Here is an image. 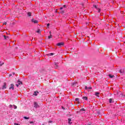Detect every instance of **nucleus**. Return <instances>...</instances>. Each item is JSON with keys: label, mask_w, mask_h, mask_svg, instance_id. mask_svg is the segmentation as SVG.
Listing matches in <instances>:
<instances>
[{"label": "nucleus", "mask_w": 125, "mask_h": 125, "mask_svg": "<svg viewBox=\"0 0 125 125\" xmlns=\"http://www.w3.org/2000/svg\"><path fill=\"white\" fill-rule=\"evenodd\" d=\"M24 119H25V120H29V117H27L26 116L24 117Z\"/></svg>", "instance_id": "412c9836"}, {"label": "nucleus", "mask_w": 125, "mask_h": 125, "mask_svg": "<svg viewBox=\"0 0 125 125\" xmlns=\"http://www.w3.org/2000/svg\"><path fill=\"white\" fill-rule=\"evenodd\" d=\"M82 98L83 99H84V100H86V101H87V99H88L87 97H83Z\"/></svg>", "instance_id": "2eb2a0df"}, {"label": "nucleus", "mask_w": 125, "mask_h": 125, "mask_svg": "<svg viewBox=\"0 0 125 125\" xmlns=\"http://www.w3.org/2000/svg\"><path fill=\"white\" fill-rule=\"evenodd\" d=\"M122 97H125V95L122 96Z\"/></svg>", "instance_id": "79ce46f5"}, {"label": "nucleus", "mask_w": 125, "mask_h": 125, "mask_svg": "<svg viewBox=\"0 0 125 125\" xmlns=\"http://www.w3.org/2000/svg\"><path fill=\"white\" fill-rule=\"evenodd\" d=\"M108 76L109 77V78H110L111 79L115 77V76L111 75L110 74L108 75Z\"/></svg>", "instance_id": "ddd939ff"}, {"label": "nucleus", "mask_w": 125, "mask_h": 125, "mask_svg": "<svg viewBox=\"0 0 125 125\" xmlns=\"http://www.w3.org/2000/svg\"><path fill=\"white\" fill-rule=\"evenodd\" d=\"M54 67L55 69H58L59 68V66L58 65V63L56 62H54Z\"/></svg>", "instance_id": "7ed1b4c3"}, {"label": "nucleus", "mask_w": 125, "mask_h": 125, "mask_svg": "<svg viewBox=\"0 0 125 125\" xmlns=\"http://www.w3.org/2000/svg\"><path fill=\"white\" fill-rule=\"evenodd\" d=\"M53 55H54V53H51L48 54L49 56H52Z\"/></svg>", "instance_id": "a211bd4d"}, {"label": "nucleus", "mask_w": 125, "mask_h": 125, "mask_svg": "<svg viewBox=\"0 0 125 125\" xmlns=\"http://www.w3.org/2000/svg\"><path fill=\"white\" fill-rule=\"evenodd\" d=\"M4 40H7L8 39V36H6L5 35H3Z\"/></svg>", "instance_id": "4468645a"}, {"label": "nucleus", "mask_w": 125, "mask_h": 125, "mask_svg": "<svg viewBox=\"0 0 125 125\" xmlns=\"http://www.w3.org/2000/svg\"><path fill=\"white\" fill-rule=\"evenodd\" d=\"M3 64H4L3 62L1 63V62H0V66H2L3 65Z\"/></svg>", "instance_id": "4be33fe9"}, {"label": "nucleus", "mask_w": 125, "mask_h": 125, "mask_svg": "<svg viewBox=\"0 0 125 125\" xmlns=\"http://www.w3.org/2000/svg\"><path fill=\"white\" fill-rule=\"evenodd\" d=\"M6 34H8V35H9V32H6Z\"/></svg>", "instance_id": "58836bf2"}, {"label": "nucleus", "mask_w": 125, "mask_h": 125, "mask_svg": "<svg viewBox=\"0 0 125 125\" xmlns=\"http://www.w3.org/2000/svg\"><path fill=\"white\" fill-rule=\"evenodd\" d=\"M80 111L82 112H85V109L84 108H81Z\"/></svg>", "instance_id": "f3484780"}, {"label": "nucleus", "mask_w": 125, "mask_h": 125, "mask_svg": "<svg viewBox=\"0 0 125 125\" xmlns=\"http://www.w3.org/2000/svg\"><path fill=\"white\" fill-rule=\"evenodd\" d=\"M27 15H28V16H29V17L32 16V13H31V12H28V13H27Z\"/></svg>", "instance_id": "dca6fc26"}, {"label": "nucleus", "mask_w": 125, "mask_h": 125, "mask_svg": "<svg viewBox=\"0 0 125 125\" xmlns=\"http://www.w3.org/2000/svg\"><path fill=\"white\" fill-rule=\"evenodd\" d=\"M30 124H34V122L31 121V122H30Z\"/></svg>", "instance_id": "2f4dec72"}, {"label": "nucleus", "mask_w": 125, "mask_h": 125, "mask_svg": "<svg viewBox=\"0 0 125 125\" xmlns=\"http://www.w3.org/2000/svg\"><path fill=\"white\" fill-rule=\"evenodd\" d=\"M57 45H58V46H62V45H64V43L63 42L58 43L57 44Z\"/></svg>", "instance_id": "39448f33"}, {"label": "nucleus", "mask_w": 125, "mask_h": 125, "mask_svg": "<svg viewBox=\"0 0 125 125\" xmlns=\"http://www.w3.org/2000/svg\"><path fill=\"white\" fill-rule=\"evenodd\" d=\"M109 103H113V99H109Z\"/></svg>", "instance_id": "aec40b11"}, {"label": "nucleus", "mask_w": 125, "mask_h": 125, "mask_svg": "<svg viewBox=\"0 0 125 125\" xmlns=\"http://www.w3.org/2000/svg\"><path fill=\"white\" fill-rule=\"evenodd\" d=\"M48 123L50 124V123H52V121H49Z\"/></svg>", "instance_id": "c756f323"}, {"label": "nucleus", "mask_w": 125, "mask_h": 125, "mask_svg": "<svg viewBox=\"0 0 125 125\" xmlns=\"http://www.w3.org/2000/svg\"><path fill=\"white\" fill-rule=\"evenodd\" d=\"M94 7H95V8H97V5H94Z\"/></svg>", "instance_id": "7c9ffc66"}, {"label": "nucleus", "mask_w": 125, "mask_h": 125, "mask_svg": "<svg viewBox=\"0 0 125 125\" xmlns=\"http://www.w3.org/2000/svg\"><path fill=\"white\" fill-rule=\"evenodd\" d=\"M49 25H50L49 23H48L47 24V27H48L49 26Z\"/></svg>", "instance_id": "72a5a7b5"}, {"label": "nucleus", "mask_w": 125, "mask_h": 125, "mask_svg": "<svg viewBox=\"0 0 125 125\" xmlns=\"http://www.w3.org/2000/svg\"><path fill=\"white\" fill-rule=\"evenodd\" d=\"M68 124H70V125H71L72 124V119L71 118H68Z\"/></svg>", "instance_id": "9b49d317"}, {"label": "nucleus", "mask_w": 125, "mask_h": 125, "mask_svg": "<svg viewBox=\"0 0 125 125\" xmlns=\"http://www.w3.org/2000/svg\"><path fill=\"white\" fill-rule=\"evenodd\" d=\"M34 108L37 109V108H39V107H40V105H39V104H38V103H37L36 102H35L34 103Z\"/></svg>", "instance_id": "f257e3e1"}, {"label": "nucleus", "mask_w": 125, "mask_h": 125, "mask_svg": "<svg viewBox=\"0 0 125 125\" xmlns=\"http://www.w3.org/2000/svg\"><path fill=\"white\" fill-rule=\"evenodd\" d=\"M38 34H41V32H37Z\"/></svg>", "instance_id": "ea45409f"}, {"label": "nucleus", "mask_w": 125, "mask_h": 125, "mask_svg": "<svg viewBox=\"0 0 125 125\" xmlns=\"http://www.w3.org/2000/svg\"><path fill=\"white\" fill-rule=\"evenodd\" d=\"M85 89H86V90H87V89H88V88L87 87V86H85Z\"/></svg>", "instance_id": "bb28decb"}, {"label": "nucleus", "mask_w": 125, "mask_h": 125, "mask_svg": "<svg viewBox=\"0 0 125 125\" xmlns=\"http://www.w3.org/2000/svg\"><path fill=\"white\" fill-rule=\"evenodd\" d=\"M42 30H41V29H38V30L37 31V32H42Z\"/></svg>", "instance_id": "393cba45"}, {"label": "nucleus", "mask_w": 125, "mask_h": 125, "mask_svg": "<svg viewBox=\"0 0 125 125\" xmlns=\"http://www.w3.org/2000/svg\"><path fill=\"white\" fill-rule=\"evenodd\" d=\"M64 12H65L64 11H62V12H61V13L62 14L64 13Z\"/></svg>", "instance_id": "f704fd0d"}, {"label": "nucleus", "mask_w": 125, "mask_h": 125, "mask_svg": "<svg viewBox=\"0 0 125 125\" xmlns=\"http://www.w3.org/2000/svg\"><path fill=\"white\" fill-rule=\"evenodd\" d=\"M100 11H101V10L99 9V10L98 11V12H100Z\"/></svg>", "instance_id": "4c0bfd02"}, {"label": "nucleus", "mask_w": 125, "mask_h": 125, "mask_svg": "<svg viewBox=\"0 0 125 125\" xmlns=\"http://www.w3.org/2000/svg\"><path fill=\"white\" fill-rule=\"evenodd\" d=\"M60 9H63V7H61Z\"/></svg>", "instance_id": "a19ab883"}, {"label": "nucleus", "mask_w": 125, "mask_h": 125, "mask_svg": "<svg viewBox=\"0 0 125 125\" xmlns=\"http://www.w3.org/2000/svg\"><path fill=\"white\" fill-rule=\"evenodd\" d=\"M92 87H88V89H92Z\"/></svg>", "instance_id": "cd10ccee"}, {"label": "nucleus", "mask_w": 125, "mask_h": 125, "mask_svg": "<svg viewBox=\"0 0 125 125\" xmlns=\"http://www.w3.org/2000/svg\"><path fill=\"white\" fill-rule=\"evenodd\" d=\"M31 21L33 23H34L35 24H37L39 22L37 20H35V19H32Z\"/></svg>", "instance_id": "423d86ee"}, {"label": "nucleus", "mask_w": 125, "mask_h": 125, "mask_svg": "<svg viewBox=\"0 0 125 125\" xmlns=\"http://www.w3.org/2000/svg\"><path fill=\"white\" fill-rule=\"evenodd\" d=\"M11 76H12V74H9V77H11Z\"/></svg>", "instance_id": "c9c22d12"}, {"label": "nucleus", "mask_w": 125, "mask_h": 125, "mask_svg": "<svg viewBox=\"0 0 125 125\" xmlns=\"http://www.w3.org/2000/svg\"><path fill=\"white\" fill-rule=\"evenodd\" d=\"M13 106H14V109H17V106H16L15 105H13Z\"/></svg>", "instance_id": "5701e85b"}, {"label": "nucleus", "mask_w": 125, "mask_h": 125, "mask_svg": "<svg viewBox=\"0 0 125 125\" xmlns=\"http://www.w3.org/2000/svg\"><path fill=\"white\" fill-rule=\"evenodd\" d=\"M63 8L66 7V5H63Z\"/></svg>", "instance_id": "473e14b6"}, {"label": "nucleus", "mask_w": 125, "mask_h": 125, "mask_svg": "<svg viewBox=\"0 0 125 125\" xmlns=\"http://www.w3.org/2000/svg\"><path fill=\"white\" fill-rule=\"evenodd\" d=\"M119 73H120V74H121V75H124V74H125V71H124V70H123V69H121L119 71Z\"/></svg>", "instance_id": "6e6552de"}, {"label": "nucleus", "mask_w": 125, "mask_h": 125, "mask_svg": "<svg viewBox=\"0 0 125 125\" xmlns=\"http://www.w3.org/2000/svg\"><path fill=\"white\" fill-rule=\"evenodd\" d=\"M95 95L96 96H98V97H99V92H96L95 93Z\"/></svg>", "instance_id": "6ab92c4d"}, {"label": "nucleus", "mask_w": 125, "mask_h": 125, "mask_svg": "<svg viewBox=\"0 0 125 125\" xmlns=\"http://www.w3.org/2000/svg\"><path fill=\"white\" fill-rule=\"evenodd\" d=\"M18 83L16 84L17 87H19L20 84H23V83L22 82V81H20L19 80L18 81Z\"/></svg>", "instance_id": "f03ea898"}, {"label": "nucleus", "mask_w": 125, "mask_h": 125, "mask_svg": "<svg viewBox=\"0 0 125 125\" xmlns=\"http://www.w3.org/2000/svg\"><path fill=\"white\" fill-rule=\"evenodd\" d=\"M5 88H6V83H3V86H2V89H5Z\"/></svg>", "instance_id": "0eeeda50"}, {"label": "nucleus", "mask_w": 125, "mask_h": 125, "mask_svg": "<svg viewBox=\"0 0 125 125\" xmlns=\"http://www.w3.org/2000/svg\"><path fill=\"white\" fill-rule=\"evenodd\" d=\"M124 31V29H121V28L118 29V31Z\"/></svg>", "instance_id": "b1692460"}, {"label": "nucleus", "mask_w": 125, "mask_h": 125, "mask_svg": "<svg viewBox=\"0 0 125 125\" xmlns=\"http://www.w3.org/2000/svg\"><path fill=\"white\" fill-rule=\"evenodd\" d=\"M6 24H7V23L6 22H5L3 23V25H6Z\"/></svg>", "instance_id": "c85d7f7f"}, {"label": "nucleus", "mask_w": 125, "mask_h": 125, "mask_svg": "<svg viewBox=\"0 0 125 125\" xmlns=\"http://www.w3.org/2000/svg\"><path fill=\"white\" fill-rule=\"evenodd\" d=\"M75 101H76V102H78V103H80V99L79 98H76L75 99Z\"/></svg>", "instance_id": "f8f14e48"}, {"label": "nucleus", "mask_w": 125, "mask_h": 125, "mask_svg": "<svg viewBox=\"0 0 125 125\" xmlns=\"http://www.w3.org/2000/svg\"><path fill=\"white\" fill-rule=\"evenodd\" d=\"M15 74V73L13 72V74H14V75Z\"/></svg>", "instance_id": "37998d69"}, {"label": "nucleus", "mask_w": 125, "mask_h": 125, "mask_svg": "<svg viewBox=\"0 0 125 125\" xmlns=\"http://www.w3.org/2000/svg\"><path fill=\"white\" fill-rule=\"evenodd\" d=\"M9 89H12L13 90L14 89V84H11L10 87H9Z\"/></svg>", "instance_id": "20e7f679"}, {"label": "nucleus", "mask_w": 125, "mask_h": 125, "mask_svg": "<svg viewBox=\"0 0 125 125\" xmlns=\"http://www.w3.org/2000/svg\"><path fill=\"white\" fill-rule=\"evenodd\" d=\"M9 108H10V109H11V108H12V104H10V105H9Z\"/></svg>", "instance_id": "a878e982"}, {"label": "nucleus", "mask_w": 125, "mask_h": 125, "mask_svg": "<svg viewBox=\"0 0 125 125\" xmlns=\"http://www.w3.org/2000/svg\"><path fill=\"white\" fill-rule=\"evenodd\" d=\"M14 125H18V124H16V123H14Z\"/></svg>", "instance_id": "e433bc0d"}, {"label": "nucleus", "mask_w": 125, "mask_h": 125, "mask_svg": "<svg viewBox=\"0 0 125 125\" xmlns=\"http://www.w3.org/2000/svg\"><path fill=\"white\" fill-rule=\"evenodd\" d=\"M38 94H39V92L38 91H35L33 95H34L35 96H37Z\"/></svg>", "instance_id": "9d476101"}, {"label": "nucleus", "mask_w": 125, "mask_h": 125, "mask_svg": "<svg viewBox=\"0 0 125 125\" xmlns=\"http://www.w3.org/2000/svg\"><path fill=\"white\" fill-rule=\"evenodd\" d=\"M48 40H50V39H52V35H51V32H50V36H48Z\"/></svg>", "instance_id": "1a4fd4ad"}]
</instances>
